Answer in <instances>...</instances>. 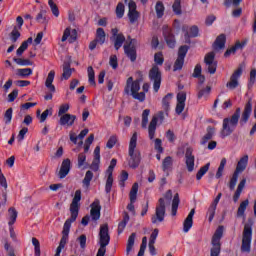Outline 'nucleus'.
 Segmentation results:
<instances>
[{"label": "nucleus", "instance_id": "f257e3e1", "mask_svg": "<svg viewBox=\"0 0 256 256\" xmlns=\"http://www.w3.org/2000/svg\"><path fill=\"white\" fill-rule=\"evenodd\" d=\"M81 201V190H76L74 198L72 199V202L70 204V213L71 217L67 219L63 226L62 231V238L60 240L58 249H65V245H67V241L69 239V231H71V223H75L77 221V217H79V207H81V204L79 202Z\"/></svg>", "mask_w": 256, "mask_h": 256}, {"label": "nucleus", "instance_id": "f03ea898", "mask_svg": "<svg viewBox=\"0 0 256 256\" xmlns=\"http://www.w3.org/2000/svg\"><path fill=\"white\" fill-rule=\"evenodd\" d=\"M141 80L137 79L133 81V77H129L126 81V86L124 89V93L126 95H129V93L132 95L133 99H136L137 101H140V103H143L145 101V93L149 92V83H144L142 86V89L144 92L141 91Z\"/></svg>", "mask_w": 256, "mask_h": 256}, {"label": "nucleus", "instance_id": "7ed1b4c3", "mask_svg": "<svg viewBox=\"0 0 256 256\" xmlns=\"http://www.w3.org/2000/svg\"><path fill=\"white\" fill-rule=\"evenodd\" d=\"M241 117V108H237L235 113L230 118H224L223 127L221 131V137L225 139V137H229L235 129H237V125H239V118Z\"/></svg>", "mask_w": 256, "mask_h": 256}, {"label": "nucleus", "instance_id": "20e7f679", "mask_svg": "<svg viewBox=\"0 0 256 256\" xmlns=\"http://www.w3.org/2000/svg\"><path fill=\"white\" fill-rule=\"evenodd\" d=\"M135 149H137V132L133 133L129 143L128 155L130 159L128 160V165L131 169H137L141 164V152Z\"/></svg>", "mask_w": 256, "mask_h": 256}, {"label": "nucleus", "instance_id": "39448f33", "mask_svg": "<svg viewBox=\"0 0 256 256\" xmlns=\"http://www.w3.org/2000/svg\"><path fill=\"white\" fill-rule=\"evenodd\" d=\"M99 239L100 248L98 249L96 256H105V253H107L106 247L107 245H109V241H111V236H109L108 224L100 226Z\"/></svg>", "mask_w": 256, "mask_h": 256}, {"label": "nucleus", "instance_id": "423d86ee", "mask_svg": "<svg viewBox=\"0 0 256 256\" xmlns=\"http://www.w3.org/2000/svg\"><path fill=\"white\" fill-rule=\"evenodd\" d=\"M249 161V156H243L237 163L236 170L234 171L230 182L228 183V187L230 191L235 190V186L237 185V179H239V173H243L245 169H247V163Z\"/></svg>", "mask_w": 256, "mask_h": 256}, {"label": "nucleus", "instance_id": "0eeeda50", "mask_svg": "<svg viewBox=\"0 0 256 256\" xmlns=\"http://www.w3.org/2000/svg\"><path fill=\"white\" fill-rule=\"evenodd\" d=\"M221 237H223V226H219L212 236L210 256H219L221 254Z\"/></svg>", "mask_w": 256, "mask_h": 256}, {"label": "nucleus", "instance_id": "6e6552de", "mask_svg": "<svg viewBox=\"0 0 256 256\" xmlns=\"http://www.w3.org/2000/svg\"><path fill=\"white\" fill-rule=\"evenodd\" d=\"M252 235H253V228L251 227L250 223H246L244 225V230L242 233V245H241L242 253H250Z\"/></svg>", "mask_w": 256, "mask_h": 256}, {"label": "nucleus", "instance_id": "1a4fd4ad", "mask_svg": "<svg viewBox=\"0 0 256 256\" xmlns=\"http://www.w3.org/2000/svg\"><path fill=\"white\" fill-rule=\"evenodd\" d=\"M165 198H160L155 208V213L151 216V223L157 225V223H163L165 221Z\"/></svg>", "mask_w": 256, "mask_h": 256}, {"label": "nucleus", "instance_id": "9d476101", "mask_svg": "<svg viewBox=\"0 0 256 256\" xmlns=\"http://www.w3.org/2000/svg\"><path fill=\"white\" fill-rule=\"evenodd\" d=\"M128 41L124 45V53L132 63L134 61H137V40L136 39H131V37H128Z\"/></svg>", "mask_w": 256, "mask_h": 256}, {"label": "nucleus", "instance_id": "9b49d317", "mask_svg": "<svg viewBox=\"0 0 256 256\" xmlns=\"http://www.w3.org/2000/svg\"><path fill=\"white\" fill-rule=\"evenodd\" d=\"M149 79L153 82V89L155 93H159V89H161V70H159V66H153L149 71Z\"/></svg>", "mask_w": 256, "mask_h": 256}, {"label": "nucleus", "instance_id": "f8f14e48", "mask_svg": "<svg viewBox=\"0 0 256 256\" xmlns=\"http://www.w3.org/2000/svg\"><path fill=\"white\" fill-rule=\"evenodd\" d=\"M204 63L207 67L208 73L210 75H215L217 71V61H215V52H209L204 57Z\"/></svg>", "mask_w": 256, "mask_h": 256}, {"label": "nucleus", "instance_id": "ddd939ff", "mask_svg": "<svg viewBox=\"0 0 256 256\" xmlns=\"http://www.w3.org/2000/svg\"><path fill=\"white\" fill-rule=\"evenodd\" d=\"M159 119H161V121L165 119V115L163 112H159L158 116H153L150 121V124L148 126V135L149 139L151 140L155 139V131H157V122L159 121Z\"/></svg>", "mask_w": 256, "mask_h": 256}, {"label": "nucleus", "instance_id": "4468645a", "mask_svg": "<svg viewBox=\"0 0 256 256\" xmlns=\"http://www.w3.org/2000/svg\"><path fill=\"white\" fill-rule=\"evenodd\" d=\"M243 74V69L239 67L230 77V80L226 83V87L233 91L239 87V77Z\"/></svg>", "mask_w": 256, "mask_h": 256}, {"label": "nucleus", "instance_id": "2eb2a0df", "mask_svg": "<svg viewBox=\"0 0 256 256\" xmlns=\"http://www.w3.org/2000/svg\"><path fill=\"white\" fill-rule=\"evenodd\" d=\"M90 207V217L92 221H99V219H101V202L99 199H95Z\"/></svg>", "mask_w": 256, "mask_h": 256}, {"label": "nucleus", "instance_id": "dca6fc26", "mask_svg": "<svg viewBox=\"0 0 256 256\" xmlns=\"http://www.w3.org/2000/svg\"><path fill=\"white\" fill-rule=\"evenodd\" d=\"M162 31H163L164 39H165L168 47H170V49L175 48V45H176L175 35H173L171 28H169V26H167V25H164L162 27Z\"/></svg>", "mask_w": 256, "mask_h": 256}, {"label": "nucleus", "instance_id": "f3484780", "mask_svg": "<svg viewBox=\"0 0 256 256\" xmlns=\"http://www.w3.org/2000/svg\"><path fill=\"white\" fill-rule=\"evenodd\" d=\"M185 158H186V167L189 173H191L195 169V156L193 155V148L188 147L186 149Z\"/></svg>", "mask_w": 256, "mask_h": 256}, {"label": "nucleus", "instance_id": "a211bd4d", "mask_svg": "<svg viewBox=\"0 0 256 256\" xmlns=\"http://www.w3.org/2000/svg\"><path fill=\"white\" fill-rule=\"evenodd\" d=\"M182 31H184V39L185 43L188 45H191V37H198L199 36V27L197 26H192L190 28V32L187 31V27L183 26Z\"/></svg>", "mask_w": 256, "mask_h": 256}, {"label": "nucleus", "instance_id": "6ab92c4d", "mask_svg": "<svg viewBox=\"0 0 256 256\" xmlns=\"http://www.w3.org/2000/svg\"><path fill=\"white\" fill-rule=\"evenodd\" d=\"M252 111H253V105L251 104V100H249L244 107V111L240 119L241 127H243V125H245V123L249 121V117H251Z\"/></svg>", "mask_w": 256, "mask_h": 256}, {"label": "nucleus", "instance_id": "aec40b11", "mask_svg": "<svg viewBox=\"0 0 256 256\" xmlns=\"http://www.w3.org/2000/svg\"><path fill=\"white\" fill-rule=\"evenodd\" d=\"M69 171H71V160L66 158L62 161L60 171H59V178L65 179L66 175H69Z\"/></svg>", "mask_w": 256, "mask_h": 256}, {"label": "nucleus", "instance_id": "412c9836", "mask_svg": "<svg viewBox=\"0 0 256 256\" xmlns=\"http://www.w3.org/2000/svg\"><path fill=\"white\" fill-rule=\"evenodd\" d=\"M225 43H227V36L220 34L214 41L212 47L214 51H221V49H225Z\"/></svg>", "mask_w": 256, "mask_h": 256}, {"label": "nucleus", "instance_id": "4be33fe9", "mask_svg": "<svg viewBox=\"0 0 256 256\" xmlns=\"http://www.w3.org/2000/svg\"><path fill=\"white\" fill-rule=\"evenodd\" d=\"M194 215H195V208H193L190 211V213L188 214V216L184 220V224H183L184 233H189V229H191V227H193V216Z\"/></svg>", "mask_w": 256, "mask_h": 256}, {"label": "nucleus", "instance_id": "5701e85b", "mask_svg": "<svg viewBox=\"0 0 256 256\" xmlns=\"http://www.w3.org/2000/svg\"><path fill=\"white\" fill-rule=\"evenodd\" d=\"M55 80V71L51 70L48 73V76L45 81V86L49 89L50 93H55V85H53V81Z\"/></svg>", "mask_w": 256, "mask_h": 256}, {"label": "nucleus", "instance_id": "b1692460", "mask_svg": "<svg viewBox=\"0 0 256 256\" xmlns=\"http://www.w3.org/2000/svg\"><path fill=\"white\" fill-rule=\"evenodd\" d=\"M75 119H77V116L75 115L63 114L60 117V125H67L68 127H71L73 123H75Z\"/></svg>", "mask_w": 256, "mask_h": 256}, {"label": "nucleus", "instance_id": "393cba45", "mask_svg": "<svg viewBox=\"0 0 256 256\" xmlns=\"http://www.w3.org/2000/svg\"><path fill=\"white\" fill-rule=\"evenodd\" d=\"M69 37L71 39L70 43L77 41V30L73 29L71 34V28H66L62 36V42H65Z\"/></svg>", "mask_w": 256, "mask_h": 256}, {"label": "nucleus", "instance_id": "a878e982", "mask_svg": "<svg viewBox=\"0 0 256 256\" xmlns=\"http://www.w3.org/2000/svg\"><path fill=\"white\" fill-rule=\"evenodd\" d=\"M245 183H247V179L243 178L238 184V187L233 196L234 203H237L239 201V198L241 197V193H243V189H245Z\"/></svg>", "mask_w": 256, "mask_h": 256}, {"label": "nucleus", "instance_id": "bb28decb", "mask_svg": "<svg viewBox=\"0 0 256 256\" xmlns=\"http://www.w3.org/2000/svg\"><path fill=\"white\" fill-rule=\"evenodd\" d=\"M73 71H75V69L71 68V62L65 61L63 63L62 79H65V80L69 79V77L73 75Z\"/></svg>", "mask_w": 256, "mask_h": 256}, {"label": "nucleus", "instance_id": "cd10ccee", "mask_svg": "<svg viewBox=\"0 0 256 256\" xmlns=\"http://www.w3.org/2000/svg\"><path fill=\"white\" fill-rule=\"evenodd\" d=\"M245 47V42H239L237 41L234 46H232L230 49H227L224 53V57H230L231 55H235L237 50L243 49Z\"/></svg>", "mask_w": 256, "mask_h": 256}, {"label": "nucleus", "instance_id": "c85d7f7f", "mask_svg": "<svg viewBox=\"0 0 256 256\" xmlns=\"http://www.w3.org/2000/svg\"><path fill=\"white\" fill-rule=\"evenodd\" d=\"M17 215H18V212L17 210L15 209V207H10L8 209V225L9 227H13V225H15L16 221H17Z\"/></svg>", "mask_w": 256, "mask_h": 256}, {"label": "nucleus", "instance_id": "c756f323", "mask_svg": "<svg viewBox=\"0 0 256 256\" xmlns=\"http://www.w3.org/2000/svg\"><path fill=\"white\" fill-rule=\"evenodd\" d=\"M213 135H215V128L209 126L207 128V133L202 137L201 139V145H207V142L211 141L213 139Z\"/></svg>", "mask_w": 256, "mask_h": 256}, {"label": "nucleus", "instance_id": "7c9ffc66", "mask_svg": "<svg viewBox=\"0 0 256 256\" xmlns=\"http://www.w3.org/2000/svg\"><path fill=\"white\" fill-rule=\"evenodd\" d=\"M31 43H33L32 37H29L26 41L22 42L21 46L16 51V55H18V57H21V55H23V53H25V51H27V49H28L29 45H31Z\"/></svg>", "mask_w": 256, "mask_h": 256}, {"label": "nucleus", "instance_id": "2f4dec72", "mask_svg": "<svg viewBox=\"0 0 256 256\" xmlns=\"http://www.w3.org/2000/svg\"><path fill=\"white\" fill-rule=\"evenodd\" d=\"M112 39L114 41V48L116 49V51H119V49L123 47V43H125V35H123V33H119V35Z\"/></svg>", "mask_w": 256, "mask_h": 256}, {"label": "nucleus", "instance_id": "473e14b6", "mask_svg": "<svg viewBox=\"0 0 256 256\" xmlns=\"http://www.w3.org/2000/svg\"><path fill=\"white\" fill-rule=\"evenodd\" d=\"M36 21L37 23H42V25H47L49 23V19L47 18V10L41 9L36 16Z\"/></svg>", "mask_w": 256, "mask_h": 256}, {"label": "nucleus", "instance_id": "72a5a7b5", "mask_svg": "<svg viewBox=\"0 0 256 256\" xmlns=\"http://www.w3.org/2000/svg\"><path fill=\"white\" fill-rule=\"evenodd\" d=\"M127 223H129V213L124 212L123 220L118 224V235H121V233L125 231V227H127Z\"/></svg>", "mask_w": 256, "mask_h": 256}, {"label": "nucleus", "instance_id": "f704fd0d", "mask_svg": "<svg viewBox=\"0 0 256 256\" xmlns=\"http://www.w3.org/2000/svg\"><path fill=\"white\" fill-rule=\"evenodd\" d=\"M139 191V184L136 182L132 185L130 190V203H135L137 201V192Z\"/></svg>", "mask_w": 256, "mask_h": 256}, {"label": "nucleus", "instance_id": "c9c22d12", "mask_svg": "<svg viewBox=\"0 0 256 256\" xmlns=\"http://www.w3.org/2000/svg\"><path fill=\"white\" fill-rule=\"evenodd\" d=\"M106 34L103 28H98L96 30V38L95 40L99 43V45H103L105 43Z\"/></svg>", "mask_w": 256, "mask_h": 256}, {"label": "nucleus", "instance_id": "e433bc0d", "mask_svg": "<svg viewBox=\"0 0 256 256\" xmlns=\"http://www.w3.org/2000/svg\"><path fill=\"white\" fill-rule=\"evenodd\" d=\"M179 203H180L179 193H176L172 200V216L173 217L177 215V209H179Z\"/></svg>", "mask_w": 256, "mask_h": 256}, {"label": "nucleus", "instance_id": "4c0bfd02", "mask_svg": "<svg viewBox=\"0 0 256 256\" xmlns=\"http://www.w3.org/2000/svg\"><path fill=\"white\" fill-rule=\"evenodd\" d=\"M155 11L158 19H161L163 15L165 14V6L163 5V2L158 1L155 6Z\"/></svg>", "mask_w": 256, "mask_h": 256}, {"label": "nucleus", "instance_id": "58836bf2", "mask_svg": "<svg viewBox=\"0 0 256 256\" xmlns=\"http://www.w3.org/2000/svg\"><path fill=\"white\" fill-rule=\"evenodd\" d=\"M248 206H249V200H244L243 202H241L237 210V217H243V215H245V211Z\"/></svg>", "mask_w": 256, "mask_h": 256}, {"label": "nucleus", "instance_id": "ea45409f", "mask_svg": "<svg viewBox=\"0 0 256 256\" xmlns=\"http://www.w3.org/2000/svg\"><path fill=\"white\" fill-rule=\"evenodd\" d=\"M135 237H137V234L132 233L128 238L127 247H126L127 255H129V253H131V251L133 249V245H135Z\"/></svg>", "mask_w": 256, "mask_h": 256}, {"label": "nucleus", "instance_id": "a19ab883", "mask_svg": "<svg viewBox=\"0 0 256 256\" xmlns=\"http://www.w3.org/2000/svg\"><path fill=\"white\" fill-rule=\"evenodd\" d=\"M225 165H227V159L223 158L216 172V179H221V177H223V171L225 170Z\"/></svg>", "mask_w": 256, "mask_h": 256}, {"label": "nucleus", "instance_id": "79ce46f5", "mask_svg": "<svg viewBox=\"0 0 256 256\" xmlns=\"http://www.w3.org/2000/svg\"><path fill=\"white\" fill-rule=\"evenodd\" d=\"M93 180V172L91 170H88L85 174V177L82 181L84 187L88 189L89 185H91V181Z\"/></svg>", "mask_w": 256, "mask_h": 256}, {"label": "nucleus", "instance_id": "37998d69", "mask_svg": "<svg viewBox=\"0 0 256 256\" xmlns=\"http://www.w3.org/2000/svg\"><path fill=\"white\" fill-rule=\"evenodd\" d=\"M125 15V5L123 2H119L116 6V17L118 19H123V16Z\"/></svg>", "mask_w": 256, "mask_h": 256}, {"label": "nucleus", "instance_id": "c03bdc74", "mask_svg": "<svg viewBox=\"0 0 256 256\" xmlns=\"http://www.w3.org/2000/svg\"><path fill=\"white\" fill-rule=\"evenodd\" d=\"M171 99H173V94L168 93L163 99H162V105L164 111H169V105L171 103Z\"/></svg>", "mask_w": 256, "mask_h": 256}, {"label": "nucleus", "instance_id": "a18cd8bd", "mask_svg": "<svg viewBox=\"0 0 256 256\" xmlns=\"http://www.w3.org/2000/svg\"><path fill=\"white\" fill-rule=\"evenodd\" d=\"M17 75H19V77H22L23 79H26V77L33 75V70L31 68L18 69Z\"/></svg>", "mask_w": 256, "mask_h": 256}, {"label": "nucleus", "instance_id": "49530a36", "mask_svg": "<svg viewBox=\"0 0 256 256\" xmlns=\"http://www.w3.org/2000/svg\"><path fill=\"white\" fill-rule=\"evenodd\" d=\"M9 37L12 43H17V39L21 37V32H19V28L17 26H14L12 32L9 34Z\"/></svg>", "mask_w": 256, "mask_h": 256}, {"label": "nucleus", "instance_id": "de8ad7c7", "mask_svg": "<svg viewBox=\"0 0 256 256\" xmlns=\"http://www.w3.org/2000/svg\"><path fill=\"white\" fill-rule=\"evenodd\" d=\"M173 167V158L171 156L166 157L162 162L163 171H167Z\"/></svg>", "mask_w": 256, "mask_h": 256}, {"label": "nucleus", "instance_id": "09e8293b", "mask_svg": "<svg viewBox=\"0 0 256 256\" xmlns=\"http://www.w3.org/2000/svg\"><path fill=\"white\" fill-rule=\"evenodd\" d=\"M149 113L151 110L145 109L142 113V129H147V124L149 123Z\"/></svg>", "mask_w": 256, "mask_h": 256}, {"label": "nucleus", "instance_id": "8fccbe9b", "mask_svg": "<svg viewBox=\"0 0 256 256\" xmlns=\"http://www.w3.org/2000/svg\"><path fill=\"white\" fill-rule=\"evenodd\" d=\"M87 71H88V81L90 85H93L95 87L97 83L95 82V70H93V66H89Z\"/></svg>", "mask_w": 256, "mask_h": 256}, {"label": "nucleus", "instance_id": "3c124183", "mask_svg": "<svg viewBox=\"0 0 256 256\" xmlns=\"http://www.w3.org/2000/svg\"><path fill=\"white\" fill-rule=\"evenodd\" d=\"M209 166H210V164L207 163L206 165H204L203 167H201L199 169V171L196 174L197 181H201V179L203 178V175H205V173H207V171H209Z\"/></svg>", "mask_w": 256, "mask_h": 256}, {"label": "nucleus", "instance_id": "603ef678", "mask_svg": "<svg viewBox=\"0 0 256 256\" xmlns=\"http://www.w3.org/2000/svg\"><path fill=\"white\" fill-rule=\"evenodd\" d=\"M48 5L54 17H59V7L53 0H48Z\"/></svg>", "mask_w": 256, "mask_h": 256}, {"label": "nucleus", "instance_id": "864d4df0", "mask_svg": "<svg viewBox=\"0 0 256 256\" xmlns=\"http://www.w3.org/2000/svg\"><path fill=\"white\" fill-rule=\"evenodd\" d=\"M215 211H217V206L211 204L208 208L207 215L209 216L208 221L211 223L215 217Z\"/></svg>", "mask_w": 256, "mask_h": 256}, {"label": "nucleus", "instance_id": "5fc2aeb1", "mask_svg": "<svg viewBox=\"0 0 256 256\" xmlns=\"http://www.w3.org/2000/svg\"><path fill=\"white\" fill-rule=\"evenodd\" d=\"M172 9L175 15H181L183 13L181 10V0H175Z\"/></svg>", "mask_w": 256, "mask_h": 256}, {"label": "nucleus", "instance_id": "6e6d98bb", "mask_svg": "<svg viewBox=\"0 0 256 256\" xmlns=\"http://www.w3.org/2000/svg\"><path fill=\"white\" fill-rule=\"evenodd\" d=\"M185 63V58H177L174 66H173V70L174 71H181V69H183V64Z\"/></svg>", "mask_w": 256, "mask_h": 256}, {"label": "nucleus", "instance_id": "4d7b16f0", "mask_svg": "<svg viewBox=\"0 0 256 256\" xmlns=\"http://www.w3.org/2000/svg\"><path fill=\"white\" fill-rule=\"evenodd\" d=\"M128 17H129V21L130 23H135V21H137V19H139L140 14L139 11L135 10V11H128Z\"/></svg>", "mask_w": 256, "mask_h": 256}, {"label": "nucleus", "instance_id": "13d9d810", "mask_svg": "<svg viewBox=\"0 0 256 256\" xmlns=\"http://www.w3.org/2000/svg\"><path fill=\"white\" fill-rule=\"evenodd\" d=\"M188 51H189V46L187 45L180 46L178 50V57L181 59H185Z\"/></svg>", "mask_w": 256, "mask_h": 256}, {"label": "nucleus", "instance_id": "bf43d9fd", "mask_svg": "<svg viewBox=\"0 0 256 256\" xmlns=\"http://www.w3.org/2000/svg\"><path fill=\"white\" fill-rule=\"evenodd\" d=\"M129 179V173L125 170L121 172L120 179H119V185L120 187H125V181Z\"/></svg>", "mask_w": 256, "mask_h": 256}, {"label": "nucleus", "instance_id": "052dcab7", "mask_svg": "<svg viewBox=\"0 0 256 256\" xmlns=\"http://www.w3.org/2000/svg\"><path fill=\"white\" fill-rule=\"evenodd\" d=\"M11 119H13V108H8L4 114V121L6 125L11 123Z\"/></svg>", "mask_w": 256, "mask_h": 256}, {"label": "nucleus", "instance_id": "680f3d73", "mask_svg": "<svg viewBox=\"0 0 256 256\" xmlns=\"http://www.w3.org/2000/svg\"><path fill=\"white\" fill-rule=\"evenodd\" d=\"M13 61H15L17 65H22V66L33 65V62H31V60L29 59L13 58Z\"/></svg>", "mask_w": 256, "mask_h": 256}, {"label": "nucleus", "instance_id": "e2e57ef3", "mask_svg": "<svg viewBox=\"0 0 256 256\" xmlns=\"http://www.w3.org/2000/svg\"><path fill=\"white\" fill-rule=\"evenodd\" d=\"M163 142L161 141V139L156 138L154 140V149L158 152V153H163Z\"/></svg>", "mask_w": 256, "mask_h": 256}, {"label": "nucleus", "instance_id": "0e129e2a", "mask_svg": "<svg viewBox=\"0 0 256 256\" xmlns=\"http://www.w3.org/2000/svg\"><path fill=\"white\" fill-rule=\"evenodd\" d=\"M49 115H53V110L52 109H46L41 115H40V123H45L47 121V117Z\"/></svg>", "mask_w": 256, "mask_h": 256}, {"label": "nucleus", "instance_id": "69168bd1", "mask_svg": "<svg viewBox=\"0 0 256 256\" xmlns=\"http://www.w3.org/2000/svg\"><path fill=\"white\" fill-rule=\"evenodd\" d=\"M112 187H113V176H108L106 180V186H105L106 193H111Z\"/></svg>", "mask_w": 256, "mask_h": 256}, {"label": "nucleus", "instance_id": "338daca9", "mask_svg": "<svg viewBox=\"0 0 256 256\" xmlns=\"http://www.w3.org/2000/svg\"><path fill=\"white\" fill-rule=\"evenodd\" d=\"M186 100H187V93L179 92L177 94V103H185Z\"/></svg>", "mask_w": 256, "mask_h": 256}, {"label": "nucleus", "instance_id": "774afa93", "mask_svg": "<svg viewBox=\"0 0 256 256\" xmlns=\"http://www.w3.org/2000/svg\"><path fill=\"white\" fill-rule=\"evenodd\" d=\"M109 64L112 66V69H117V67H119V63L117 62V56H110Z\"/></svg>", "mask_w": 256, "mask_h": 256}]
</instances>
